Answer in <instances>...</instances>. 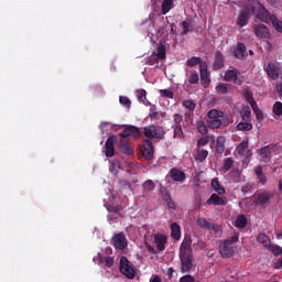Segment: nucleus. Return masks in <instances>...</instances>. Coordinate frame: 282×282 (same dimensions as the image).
<instances>
[{"mask_svg":"<svg viewBox=\"0 0 282 282\" xmlns=\"http://www.w3.org/2000/svg\"><path fill=\"white\" fill-rule=\"evenodd\" d=\"M144 135L148 139H158L162 140L164 139L165 132L162 127L159 126H148L143 128V132H141L138 127L128 126L124 128L122 132L119 133V137L122 139H138L141 135Z\"/></svg>","mask_w":282,"mask_h":282,"instance_id":"nucleus-1","label":"nucleus"},{"mask_svg":"<svg viewBox=\"0 0 282 282\" xmlns=\"http://www.w3.org/2000/svg\"><path fill=\"white\" fill-rule=\"evenodd\" d=\"M251 14L262 23L269 24L273 14L260 2L251 6Z\"/></svg>","mask_w":282,"mask_h":282,"instance_id":"nucleus-2","label":"nucleus"},{"mask_svg":"<svg viewBox=\"0 0 282 282\" xmlns=\"http://www.w3.org/2000/svg\"><path fill=\"white\" fill-rule=\"evenodd\" d=\"M273 198H274V193L270 191H262L252 195L253 204L262 208H268L271 205V200Z\"/></svg>","mask_w":282,"mask_h":282,"instance_id":"nucleus-3","label":"nucleus"},{"mask_svg":"<svg viewBox=\"0 0 282 282\" xmlns=\"http://www.w3.org/2000/svg\"><path fill=\"white\" fill-rule=\"evenodd\" d=\"M239 240V236L238 235H234L228 239H225L223 242H220V256H223V258H230L232 257V254L235 253V247L234 243L238 242Z\"/></svg>","mask_w":282,"mask_h":282,"instance_id":"nucleus-4","label":"nucleus"},{"mask_svg":"<svg viewBox=\"0 0 282 282\" xmlns=\"http://www.w3.org/2000/svg\"><path fill=\"white\" fill-rule=\"evenodd\" d=\"M120 272L127 279L133 280L135 278V268L133 267V263L130 262L124 256L120 258Z\"/></svg>","mask_w":282,"mask_h":282,"instance_id":"nucleus-5","label":"nucleus"},{"mask_svg":"<svg viewBox=\"0 0 282 282\" xmlns=\"http://www.w3.org/2000/svg\"><path fill=\"white\" fill-rule=\"evenodd\" d=\"M180 260L182 273H189L194 269L193 253H180Z\"/></svg>","mask_w":282,"mask_h":282,"instance_id":"nucleus-6","label":"nucleus"},{"mask_svg":"<svg viewBox=\"0 0 282 282\" xmlns=\"http://www.w3.org/2000/svg\"><path fill=\"white\" fill-rule=\"evenodd\" d=\"M252 30H253L254 35L259 40H271V37H272V33H271L270 29L263 23L253 24Z\"/></svg>","mask_w":282,"mask_h":282,"instance_id":"nucleus-7","label":"nucleus"},{"mask_svg":"<svg viewBox=\"0 0 282 282\" xmlns=\"http://www.w3.org/2000/svg\"><path fill=\"white\" fill-rule=\"evenodd\" d=\"M250 18H251V10L248 7H246L239 12L237 17L236 25L240 29L246 28L249 24Z\"/></svg>","mask_w":282,"mask_h":282,"instance_id":"nucleus-8","label":"nucleus"},{"mask_svg":"<svg viewBox=\"0 0 282 282\" xmlns=\"http://www.w3.org/2000/svg\"><path fill=\"white\" fill-rule=\"evenodd\" d=\"M153 143L150 140H144L143 141V145L140 149V153L142 154V156L150 161L153 159Z\"/></svg>","mask_w":282,"mask_h":282,"instance_id":"nucleus-9","label":"nucleus"},{"mask_svg":"<svg viewBox=\"0 0 282 282\" xmlns=\"http://www.w3.org/2000/svg\"><path fill=\"white\" fill-rule=\"evenodd\" d=\"M224 80L227 83L239 85V70L234 67L227 69L224 75Z\"/></svg>","mask_w":282,"mask_h":282,"instance_id":"nucleus-10","label":"nucleus"},{"mask_svg":"<svg viewBox=\"0 0 282 282\" xmlns=\"http://www.w3.org/2000/svg\"><path fill=\"white\" fill-rule=\"evenodd\" d=\"M113 247L118 250H124L127 248V237L124 232L116 234L112 237Z\"/></svg>","mask_w":282,"mask_h":282,"instance_id":"nucleus-11","label":"nucleus"},{"mask_svg":"<svg viewBox=\"0 0 282 282\" xmlns=\"http://www.w3.org/2000/svg\"><path fill=\"white\" fill-rule=\"evenodd\" d=\"M274 148H275L274 144H269L258 150V155L260 156L261 161H263L264 163L270 162L272 156V150Z\"/></svg>","mask_w":282,"mask_h":282,"instance_id":"nucleus-12","label":"nucleus"},{"mask_svg":"<svg viewBox=\"0 0 282 282\" xmlns=\"http://www.w3.org/2000/svg\"><path fill=\"white\" fill-rule=\"evenodd\" d=\"M115 144H116V135H110L107 141H106V144H105V155L107 158H112L115 156L116 154V148H115Z\"/></svg>","mask_w":282,"mask_h":282,"instance_id":"nucleus-13","label":"nucleus"},{"mask_svg":"<svg viewBox=\"0 0 282 282\" xmlns=\"http://www.w3.org/2000/svg\"><path fill=\"white\" fill-rule=\"evenodd\" d=\"M265 72L273 80H276L280 77V67L275 63L269 62Z\"/></svg>","mask_w":282,"mask_h":282,"instance_id":"nucleus-14","label":"nucleus"},{"mask_svg":"<svg viewBox=\"0 0 282 282\" xmlns=\"http://www.w3.org/2000/svg\"><path fill=\"white\" fill-rule=\"evenodd\" d=\"M154 243L156 246V249L162 252L165 250V245L167 242V237L164 234H154L153 236Z\"/></svg>","mask_w":282,"mask_h":282,"instance_id":"nucleus-15","label":"nucleus"},{"mask_svg":"<svg viewBox=\"0 0 282 282\" xmlns=\"http://www.w3.org/2000/svg\"><path fill=\"white\" fill-rule=\"evenodd\" d=\"M192 242L191 236H186L182 241L180 254H193Z\"/></svg>","mask_w":282,"mask_h":282,"instance_id":"nucleus-16","label":"nucleus"},{"mask_svg":"<svg viewBox=\"0 0 282 282\" xmlns=\"http://www.w3.org/2000/svg\"><path fill=\"white\" fill-rule=\"evenodd\" d=\"M227 199L224 197H220L219 194H212L209 196V199H207V205L209 206H226L227 205Z\"/></svg>","mask_w":282,"mask_h":282,"instance_id":"nucleus-17","label":"nucleus"},{"mask_svg":"<svg viewBox=\"0 0 282 282\" xmlns=\"http://www.w3.org/2000/svg\"><path fill=\"white\" fill-rule=\"evenodd\" d=\"M170 176L173 180V182H178L180 184H182V182H185L186 180V174L178 170L177 167H173L170 171Z\"/></svg>","mask_w":282,"mask_h":282,"instance_id":"nucleus-18","label":"nucleus"},{"mask_svg":"<svg viewBox=\"0 0 282 282\" xmlns=\"http://www.w3.org/2000/svg\"><path fill=\"white\" fill-rule=\"evenodd\" d=\"M200 80H202V85L205 88L209 87V85H210V77H209L207 64H203L200 66Z\"/></svg>","mask_w":282,"mask_h":282,"instance_id":"nucleus-19","label":"nucleus"},{"mask_svg":"<svg viewBox=\"0 0 282 282\" xmlns=\"http://www.w3.org/2000/svg\"><path fill=\"white\" fill-rule=\"evenodd\" d=\"M197 226L204 230L216 231L218 229L217 225H213L206 218L199 217L197 218Z\"/></svg>","mask_w":282,"mask_h":282,"instance_id":"nucleus-20","label":"nucleus"},{"mask_svg":"<svg viewBox=\"0 0 282 282\" xmlns=\"http://www.w3.org/2000/svg\"><path fill=\"white\" fill-rule=\"evenodd\" d=\"M236 151L240 156H249L250 150H249V141L243 140L236 147Z\"/></svg>","mask_w":282,"mask_h":282,"instance_id":"nucleus-21","label":"nucleus"},{"mask_svg":"<svg viewBox=\"0 0 282 282\" xmlns=\"http://www.w3.org/2000/svg\"><path fill=\"white\" fill-rule=\"evenodd\" d=\"M247 53L246 44L237 43V46L234 51L235 58L237 59H245Z\"/></svg>","mask_w":282,"mask_h":282,"instance_id":"nucleus-22","label":"nucleus"},{"mask_svg":"<svg viewBox=\"0 0 282 282\" xmlns=\"http://www.w3.org/2000/svg\"><path fill=\"white\" fill-rule=\"evenodd\" d=\"M254 173H256V176H257L258 182H259L262 186L267 185L268 177H267V175L264 174L263 167H262L261 165H258L257 167H254Z\"/></svg>","mask_w":282,"mask_h":282,"instance_id":"nucleus-23","label":"nucleus"},{"mask_svg":"<svg viewBox=\"0 0 282 282\" xmlns=\"http://www.w3.org/2000/svg\"><path fill=\"white\" fill-rule=\"evenodd\" d=\"M224 54L220 51H216L214 58V70H219L224 67Z\"/></svg>","mask_w":282,"mask_h":282,"instance_id":"nucleus-24","label":"nucleus"},{"mask_svg":"<svg viewBox=\"0 0 282 282\" xmlns=\"http://www.w3.org/2000/svg\"><path fill=\"white\" fill-rule=\"evenodd\" d=\"M135 180H131V175L124 176L123 178H120L118 184L121 188H128L129 191H133L131 187V184H135Z\"/></svg>","mask_w":282,"mask_h":282,"instance_id":"nucleus-25","label":"nucleus"},{"mask_svg":"<svg viewBox=\"0 0 282 282\" xmlns=\"http://www.w3.org/2000/svg\"><path fill=\"white\" fill-rule=\"evenodd\" d=\"M188 67H195L199 65V70L202 69V65H207V63L203 62V59L198 56H193L186 62Z\"/></svg>","mask_w":282,"mask_h":282,"instance_id":"nucleus-26","label":"nucleus"},{"mask_svg":"<svg viewBox=\"0 0 282 282\" xmlns=\"http://www.w3.org/2000/svg\"><path fill=\"white\" fill-rule=\"evenodd\" d=\"M212 188H213L214 192H216V194H218V195H225V194H226V189H225V187L219 183V180H218V178L212 180Z\"/></svg>","mask_w":282,"mask_h":282,"instance_id":"nucleus-27","label":"nucleus"},{"mask_svg":"<svg viewBox=\"0 0 282 282\" xmlns=\"http://www.w3.org/2000/svg\"><path fill=\"white\" fill-rule=\"evenodd\" d=\"M257 242L262 245L264 248L269 249L270 245H271V239L268 235L265 234H259L257 236Z\"/></svg>","mask_w":282,"mask_h":282,"instance_id":"nucleus-28","label":"nucleus"},{"mask_svg":"<svg viewBox=\"0 0 282 282\" xmlns=\"http://www.w3.org/2000/svg\"><path fill=\"white\" fill-rule=\"evenodd\" d=\"M248 226V218L245 215H238L235 220V227L238 229H243Z\"/></svg>","mask_w":282,"mask_h":282,"instance_id":"nucleus-29","label":"nucleus"},{"mask_svg":"<svg viewBox=\"0 0 282 282\" xmlns=\"http://www.w3.org/2000/svg\"><path fill=\"white\" fill-rule=\"evenodd\" d=\"M270 22L275 32L282 34V21L275 14H272Z\"/></svg>","mask_w":282,"mask_h":282,"instance_id":"nucleus-30","label":"nucleus"},{"mask_svg":"<svg viewBox=\"0 0 282 282\" xmlns=\"http://www.w3.org/2000/svg\"><path fill=\"white\" fill-rule=\"evenodd\" d=\"M208 154H209V152L207 150L197 148L196 154H195V160L202 163L207 159Z\"/></svg>","mask_w":282,"mask_h":282,"instance_id":"nucleus-31","label":"nucleus"},{"mask_svg":"<svg viewBox=\"0 0 282 282\" xmlns=\"http://www.w3.org/2000/svg\"><path fill=\"white\" fill-rule=\"evenodd\" d=\"M225 137H218V139H216V153L223 154L225 152Z\"/></svg>","mask_w":282,"mask_h":282,"instance_id":"nucleus-32","label":"nucleus"},{"mask_svg":"<svg viewBox=\"0 0 282 282\" xmlns=\"http://www.w3.org/2000/svg\"><path fill=\"white\" fill-rule=\"evenodd\" d=\"M171 229H172V238L174 240H180L181 239V226L177 223H172L171 225Z\"/></svg>","mask_w":282,"mask_h":282,"instance_id":"nucleus-33","label":"nucleus"},{"mask_svg":"<svg viewBox=\"0 0 282 282\" xmlns=\"http://www.w3.org/2000/svg\"><path fill=\"white\" fill-rule=\"evenodd\" d=\"M243 98L250 105V107H256L257 101L254 100V95L252 90H245Z\"/></svg>","mask_w":282,"mask_h":282,"instance_id":"nucleus-34","label":"nucleus"},{"mask_svg":"<svg viewBox=\"0 0 282 282\" xmlns=\"http://www.w3.org/2000/svg\"><path fill=\"white\" fill-rule=\"evenodd\" d=\"M155 56H158L159 61H164L166 58V46L164 44H160L156 48Z\"/></svg>","mask_w":282,"mask_h":282,"instance_id":"nucleus-35","label":"nucleus"},{"mask_svg":"<svg viewBox=\"0 0 282 282\" xmlns=\"http://www.w3.org/2000/svg\"><path fill=\"white\" fill-rule=\"evenodd\" d=\"M119 151L127 155L133 154V149L131 148V145H129V143H124L123 141H120L119 143Z\"/></svg>","mask_w":282,"mask_h":282,"instance_id":"nucleus-36","label":"nucleus"},{"mask_svg":"<svg viewBox=\"0 0 282 282\" xmlns=\"http://www.w3.org/2000/svg\"><path fill=\"white\" fill-rule=\"evenodd\" d=\"M174 8L173 0H163L162 3V15H166L170 10Z\"/></svg>","mask_w":282,"mask_h":282,"instance_id":"nucleus-37","label":"nucleus"},{"mask_svg":"<svg viewBox=\"0 0 282 282\" xmlns=\"http://www.w3.org/2000/svg\"><path fill=\"white\" fill-rule=\"evenodd\" d=\"M183 28L182 36H187L192 32V22L191 20H185L181 23Z\"/></svg>","mask_w":282,"mask_h":282,"instance_id":"nucleus-38","label":"nucleus"},{"mask_svg":"<svg viewBox=\"0 0 282 282\" xmlns=\"http://www.w3.org/2000/svg\"><path fill=\"white\" fill-rule=\"evenodd\" d=\"M135 96L141 104L148 106L149 101L147 100V90L140 88L139 90H137Z\"/></svg>","mask_w":282,"mask_h":282,"instance_id":"nucleus-39","label":"nucleus"},{"mask_svg":"<svg viewBox=\"0 0 282 282\" xmlns=\"http://www.w3.org/2000/svg\"><path fill=\"white\" fill-rule=\"evenodd\" d=\"M221 124H223V121L220 120V118L207 119V128L219 129Z\"/></svg>","mask_w":282,"mask_h":282,"instance_id":"nucleus-40","label":"nucleus"},{"mask_svg":"<svg viewBox=\"0 0 282 282\" xmlns=\"http://www.w3.org/2000/svg\"><path fill=\"white\" fill-rule=\"evenodd\" d=\"M207 118L208 119H220V118H224V112L216 110V109H212V110H209V112H207Z\"/></svg>","mask_w":282,"mask_h":282,"instance_id":"nucleus-41","label":"nucleus"},{"mask_svg":"<svg viewBox=\"0 0 282 282\" xmlns=\"http://www.w3.org/2000/svg\"><path fill=\"white\" fill-rule=\"evenodd\" d=\"M235 161L232 158H227L223 161V170L225 173H227L228 171H230L232 169Z\"/></svg>","mask_w":282,"mask_h":282,"instance_id":"nucleus-42","label":"nucleus"},{"mask_svg":"<svg viewBox=\"0 0 282 282\" xmlns=\"http://www.w3.org/2000/svg\"><path fill=\"white\" fill-rule=\"evenodd\" d=\"M142 188L144 193L153 192L155 189V184L153 183V181L148 180L142 184Z\"/></svg>","mask_w":282,"mask_h":282,"instance_id":"nucleus-43","label":"nucleus"},{"mask_svg":"<svg viewBox=\"0 0 282 282\" xmlns=\"http://www.w3.org/2000/svg\"><path fill=\"white\" fill-rule=\"evenodd\" d=\"M188 83L191 85H197L199 83V74L197 73V70H191Z\"/></svg>","mask_w":282,"mask_h":282,"instance_id":"nucleus-44","label":"nucleus"},{"mask_svg":"<svg viewBox=\"0 0 282 282\" xmlns=\"http://www.w3.org/2000/svg\"><path fill=\"white\" fill-rule=\"evenodd\" d=\"M252 129H253V126L251 123H249L248 121L239 122L237 124V130H239V131H250Z\"/></svg>","mask_w":282,"mask_h":282,"instance_id":"nucleus-45","label":"nucleus"},{"mask_svg":"<svg viewBox=\"0 0 282 282\" xmlns=\"http://www.w3.org/2000/svg\"><path fill=\"white\" fill-rule=\"evenodd\" d=\"M172 129H173V131H174L173 137H174L175 139H182V138L184 137L182 126H172Z\"/></svg>","mask_w":282,"mask_h":282,"instance_id":"nucleus-46","label":"nucleus"},{"mask_svg":"<svg viewBox=\"0 0 282 282\" xmlns=\"http://www.w3.org/2000/svg\"><path fill=\"white\" fill-rule=\"evenodd\" d=\"M197 130L203 135L208 133V128L204 121H197Z\"/></svg>","mask_w":282,"mask_h":282,"instance_id":"nucleus-47","label":"nucleus"},{"mask_svg":"<svg viewBox=\"0 0 282 282\" xmlns=\"http://www.w3.org/2000/svg\"><path fill=\"white\" fill-rule=\"evenodd\" d=\"M269 251H271L274 256H280L282 254V247L279 245H270L268 248Z\"/></svg>","mask_w":282,"mask_h":282,"instance_id":"nucleus-48","label":"nucleus"},{"mask_svg":"<svg viewBox=\"0 0 282 282\" xmlns=\"http://www.w3.org/2000/svg\"><path fill=\"white\" fill-rule=\"evenodd\" d=\"M243 115L241 116L242 121H249L251 118V108L246 106L242 108Z\"/></svg>","mask_w":282,"mask_h":282,"instance_id":"nucleus-49","label":"nucleus"},{"mask_svg":"<svg viewBox=\"0 0 282 282\" xmlns=\"http://www.w3.org/2000/svg\"><path fill=\"white\" fill-rule=\"evenodd\" d=\"M216 93L220 95L228 94V84H218V86H216Z\"/></svg>","mask_w":282,"mask_h":282,"instance_id":"nucleus-50","label":"nucleus"},{"mask_svg":"<svg viewBox=\"0 0 282 282\" xmlns=\"http://www.w3.org/2000/svg\"><path fill=\"white\" fill-rule=\"evenodd\" d=\"M182 122H183V116L175 113L173 116V124L172 127H182Z\"/></svg>","mask_w":282,"mask_h":282,"instance_id":"nucleus-51","label":"nucleus"},{"mask_svg":"<svg viewBox=\"0 0 282 282\" xmlns=\"http://www.w3.org/2000/svg\"><path fill=\"white\" fill-rule=\"evenodd\" d=\"M273 113L278 117H281L282 116V102L280 101H276L274 105H273Z\"/></svg>","mask_w":282,"mask_h":282,"instance_id":"nucleus-52","label":"nucleus"},{"mask_svg":"<svg viewBox=\"0 0 282 282\" xmlns=\"http://www.w3.org/2000/svg\"><path fill=\"white\" fill-rule=\"evenodd\" d=\"M210 141V137L209 135H205L203 138H200L198 141H197V148L198 149H202V147H205L209 143Z\"/></svg>","mask_w":282,"mask_h":282,"instance_id":"nucleus-53","label":"nucleus"},{"mask_svg":"<svg viewBox=\"0 0 282 282\" xmlns=\"http://www.w3.org/2000/svg\"><path fill=\"white\" fill-rule=\"evenodd\" d=\"M107 210L109 212V213H113V214H117V215H120L121 214V212H122V207L121 206H119V205H109L108 207H107Z\"/></svg>","mask_w":282,"mask_h":282,"instance_id":"nucleus-54","label":"nucleus"},{"mask_svg":"<svg viewBox=\"0 0 282 282\" xmlns=\"http://www.w3.org/2000/svg\"><path fill=\"white\" fill-rule=\"evenodd\" d=\"M148 64H149L150 66H154V65L159 64V57L156 56L155 52H153V53L149 56V58H148Z\"/></svg>","mask_w":282,"mask_h":282,"instance_id":"nucleus-55","label":"nucleus"},{"mask_svg":"<svg viewBox=\"0 0 282 282\" xmlns=\"http://www.w3.org/2000/svg\"><path fill=\"white\" fill-rule=\"evenodd\" d=\"M101 262H105V265L107 268H111L115 265V258H110V256H106L105 258L101 259Z\"/></svg>","mask_w":282,"mask_h":282,"instance_id":"nucleus-56","label":"nucleus"},{"mask_svg":"<svg viewBox=\"0 0 282 282\" xmlns=\"http://www.w3.org/2000/svg\"><path fill=\"white\" fill-rule=\"evenodd\" d=\"M183 106L192 112L196 109V104L193 100H185Z\"/></svg>","mask_w":282,"mask_h":282,"instance_id":"nucleus-57","label":"nucleus"},{"mask_svg":"<svg viewBox=\"0 0 282 282\" xmlns=\"http://www.w3.org/2000/svg\"><path fill=\"white\" fill-rule=\"evenodd\" d=\"M119 101L126 108H131V100L129 99V97L120 96Z\"/></svg>","mask_w":282,"mask_h":282,"instance_id":"nucleus-58","label":"nucleus"},{"mask_svg":"<svg viewBox=\"0 0 282 282\" xmlns=\"http://www.w3.org/2000/svg\"><path fill=\"white\" fill-rule=\"evenodd\" d=\"M160 94L162 97L169 98V99H173L174 98V93H172V90H169L167 88H165L164 90H160Z\"/></svg>","mask_w":282,"mask_h":282,"instance_id":"nucleus-59","label":"nucleus"},{"mask_svg":"<svg viewBox=\"0 0 282 282\" xmlns=\"http://www.w3.org/2000/svg\"><path fill=\"white\" fill-rule=\"evenodd\" d=\"M251 109L254 112L257 119H263V112L259 109L258 104H256V107H251Z\"/></svg>","mask_w":282,"mask_h":282,"instance_id":"nucleus-60","label":"nucleus"},{"mask_svg":"<svg viewBox=\"0 0 282 282\" xmlns=\"http://www.w3.org/2000/svg\"><path fill=\"white\" fill-rule=\"evenodd\" d=\"M118 169H120V166H119L118 164H116V163H112V164L110 165L111 174H112V175H118V173H119V170H118Z\"/></svg>","mask_w":282,"mask_h":282,"instance_id":"nucleus-61","label":"nucleus"},{"mask_svg":"<svg viewBox=\"0 0 282 282\" xmlns=\"http://www.w3.org/2000/svg\"><path fill=\"white\" fill-rule=\"evenodd\" d=\"M149 117H150L151 119L159 120V119H160V113H159L158 111H155L154 109H151Z\"/></svg>","mask_w":282,"mask_h":282,"instance_id":"nucleus-62","label":"nucleus"},{"mask_svg":"<svg viewBox=\"0 0 282 282\" xmlns=\"http://www.w3.org/2000/svg\"><path fill=\"white\" fill-rule=\"evenodd\" d=\"M180 282H195V279L192 275H184L180 279Z\"/></svg>","mask_w":282,"mask_h":282,"instance_id":"nucleus-63","label":"nucleus"},{"mask_svg":"<svg viewBox=\"0 0 282 282\" xmlns=\"http://www.w3.org/2000/svg\"><path fill=\"white\" fill-rule=\"evenodd\" d=\"M275 91L282 96V84H276Z\"/></svg>","mask_w":282,"mask_h":282,"instance_id":"nucleus-64","label":"nucleus"}]
</instances>
